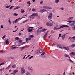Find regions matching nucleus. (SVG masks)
Instances as JSON below:
<instances>
[{
	"mask_svg": "<svg viewBox=\"0 0 75 75\" xmlns=\"http://www.w3.org/2000/svg\"><path fill=\"white\" fill-rule=\"evenodd\" d=\"M8 21L9 22L10 24H11V21H10V18H9V20Z\"/></svg>",
	"mask_w": 75,
	"mask_h": 75,
	"instance_id": "obj_54",
	"label": "nucleus"
},
{
	"mask_svg": "<svg viewBox=\"0 0 75 75\" xmlns=\"http://www.w3.org/2000/svg\"><path fill=\"white\" fill-rule=\"evenodd\" d=\"M67 61H69L70 62H71L72 63H73V61L70 59H69L67 60Z\"/></svg>",
	"mask_w": 75,
	"mask_h": 75,
	"instance_id": "obj_37",
	"label": "nucleus"
},
{
	"mask_svg": "<svg viewBox=\"0 0 75 75\" xmlns=\"http://www.w3.org/2000/svg\"><path fill=\"white\" fill-rule=\"evenodd\" d=\"M64 27H69V26L67 25H62L60 27L58 26L57 29L59 30L61 28H64Z\"/></svg>",
	"mask_w": 75,
	"mask_h": 75,
	"instance_id": "obj_1",
	"label": "nucleus"
},
{
	"mask_svg": "<svg viewBox=\"0 0 75 75\" xmlns=\"http://www.w3.org/2000/svg\"><path fill=\"white\" fill-rule=\"evenodd\" d=\"M16 48H18V47H16V46H15V47H12L11 48V49L12 50H14V49H15V48H16Z\"/></svg>",
	"mask_w": 75,
	"mask_h": 75,
	"instance_id": "obj_12",
	"label": "nucleus"
},
{
	"mask_svg": "<svg viewBox=\"0 0 75 75\" xmlns=\"http://www.w3.org/2000/svg\"><path fill=\"white\" fill-rule=\"evenodd\" d=\"M18 70H16L13 71V72H14V73H15V74L17 72H18Z\"/></svg>",
	"mask_w": 75,
	"mask_h": 75,
	"instance_id": "obj_21",
	"label": "nucleus"
},
{
	"mask_svg": "<svg viewBox=\"0 0 75 75\" xmlns=\"http://www.w3.org/2000/svg\"><path fill=\"white\" fill-rule=\"evenodd\" d=\"M21 74H24L25 72V71L24 69V67L22 68L21 69Z\"/></svg>",
	"mask_w": 75,
	"mask_h": 75,
	"instance_id": "obj_5",
	"label": "nucleus"
},
{
	"mask_svg": "<svg viewBox=\"0 0 75 75\" xmlns=\"http://www.w3.org/2000/svg\"><path fill=\"white\" fill-rule=\"evenodd\" d=\"M25 16H26V17H27V15H24L23 16V18H25Z\"/></svg>",
	"mask_w": 75,
	"mask_h": 75,
	"instance_id": "obj_62",
	"label": "nucleus"
},
{
	"mask_svg": "<svg viewBox=\"0 0 75 75\" xmlns=\"http://www.w3.org/2000/svg\"><path fill=\"white\" fill-rule=\"evenodd\" d=\"M52 13H50L49 14V15L48 17V19L49 20H51L52 19Z\"/></svg>",
	"mask_w": 75,
	"mask_h": 75,
	"instance_id": "obj_3",
	"label": "nucleus"
},
{
	"mask_svg": "<svg viewBox=\"0 0 75 75\" xmlns=\"http://www.w3.org/2000/svg\"><path fill=\"white\" fill-rule=\"evenodd\" d=\"M41 57H42V58H45V56H42H42H41Z\"/></svg>",
	"mask_w": 75,
	"mask_h": 75,
	"instance_id": "obj_61",
	"label": "nucleus"
},
{
	"mask_svg": "<svg viewBox=\"0 0 75 75\" xmlns=\"http://www.w3.org/2000/svg\"><path fill=\"white\" fill-rule=\"evenodd\" d=\"M9 41H8V39H7L5 41V44L6 45H8L9 44Z\"/></svg>",
	"mask_w": 75,
	"mask_h": 75,
	"instance_id": "obj_7",
	"label": "nucleus"
},
{
	"mask_svg": "<svg viewBox=\"0 0 75 75\" xmlns=\"http://www.w3.org/2000/svg\"><path fill=\"white\" fill-rule=\"evenodd\" d=\"M29 37H30V38H33V37H34V35H30L29 36Z\"/></svg>",
	"mask_w": 75,
	"mask_h": 75,
	"instance_id": "obj_41",
	"label": "nucleus"
},
{
	"mask_svg": "<svg viewBox=\"0 0 75 75\" xmlns=\"http://www.w3.org/2000/svg\"><path fill=\"white\" fill-rule=\"evenodd\" d=\"M60 9L61 10H63L64 9V7L61 8Z\"/></svg>",
	"mask_w": 75,
	"mask_h": 75,
	"instance_id": "obj_53",
	"label": "nucleus"
},
{
	"mask_svg": "<svg viewBox=\"0 0 75 75\" xmlns=\"http://www.w3.org/2000/svg\"><path fill=\"white\" fill-rule=\"evenodd\" d=\"M47 11V10H45L44 9H42L40 10L39 11V12L40 13H44V12Z\"/></svg>",
	"mask_w": 75,
	"mask_h": 75,
	"instance_id": "obj_6",
	"label": "nucleus"
},
{
	"mask_svg": "<svg viewBox=\"0 0 75 75\" xmlns=\"http://www.w3.org/2000/svg\"><path fill=\"white\" fill-rule=\"evenodd\" d=\"M25 48V46H23L21 48V50H23L24 49V48Z\"/></svg>",
	"mask_w": 75,
	"mask_h": 75,
	"instance_id": "obj_29",
	"label": "nucleus"
},
{
	"mask_svg": "<svg viewBox=\"0 0 75 75\" xmlns=\"http://www.w3.org/2000/svg\"><path fill=\"white\" fill-rule=\"evenodd\" d=\"M21 13H23L25 12L24 10V9H21Z\"/></svg>",
	"mask_w": 75,
	"mask_h": 75,
	"instance_id": "obj_28",
	"label": "nucleus"
},
{
	"mask_svg": "<svg viewBox=\"0 0 75 75\" xmlns=\"http://www.w3.org/2000/svg\"><path fill=\"white\" fill-rule=\"evenodd\" d=\"M38 16V13H33L32 15H31V16H29V18H31V16H35V17H37Z\"/></svg>",
	"mask_w": 75,
	"mask_h": 75,
	"instance_id": "obj_2",
	"label": "nucleus"
},
{
	"mask_svg": "<svg viewBox=\"0 0 75 75\" xmlns=\"http://www.w3.org/2000/svg\"><path fill=\"white\" fill-rule=\"evenodd\" d=\"M46 25L47 26H50V27H51V26H52V25H53V23L51 22H50V24H49V22H47Z\"/></svg>",
	"mask_w": 75,
	"mask_h": 75,
	"instance_id": "obj_4",
	"label": "nucleus"
},
{
	"mask_svg": "<svg viewBox=\"0 0 75 75\" xmlns=\"http://www.w3.org/2000/svg\"><path fill=\"white\" fill-rule=\"evenodd\" d=\"M47 30V29L45 28V29H44L41 30H40V32H44L45 31H46V30Z\"/></svg>",
	"mask_w": 75,
	"mask_h": 75,
	"instance_id": "obj_9",
	"label": "nucleus"
},
{
	"mask_svg": "<svg viewBox=\"0 0 75 75\" xmlns=\"http://www.w3.org/2000/svg\"><path fill=\"white\" fill-rule=\"evenodd\" d=\"M9 6H6V8H9Z\"/></svg>",
	"mask_w": 75,
	"mask_h": 75,
	"instance_id": "obj_63",
	"label": "nucleus"
},
{
	"mask_svg": "<svg viewBox=\"0 0 75 75\" xmlns=\"http://www.w3.org/2000/svg\"><path fill=\"white\" fill-rule=\"evenodd\" d=\"M70 55H75V52H72L71 53H70Z\"/></svg>",
	"mask_w": 75,
	"mask_h": 75,
	"instance_id": "obj_16",
	"label": "nucleus"
},
{
	"mask_svg": "<svg viewBox=\"0 0 75 75\" xmlns=\"http://www.w3.org/2000/svg\"><path fill=\"white\" fill-rule=\"evenodd\" d=\"M28 68L29 70H31L33 69V68H32V67H31L30 66H29L28 67Z\"/></svg>",
	"mask_w": 75,
	"mask_h": 75,
	"instance_id": "obj_17",
	"label": "nucleus"
},
{
	"mask_svg": "<svg viewBox=\"0 0 75 75\" xmlns=\"http://www.w3.org/2000/svg\"><path fill=\"white\" fill-rule=\"evenodd\" d=\"M69 25L70 26H74V25L75 24L74 23H69Z\"/></svg>",
	"mask_w": 75,
	"mask_h": 75,
	"instance_id": "obj_13",
	"label": "nucleus"
},
{
	"mask_svg": "<svg viewBox=\"0 0 75 75\" xmlns=\"http://www.w3.org/2000/svg\"><path fill=\"white\" fill-rule=\"evenodd\" d=\"M14 7V6H11V7H10L9 8V10H11L13 8V7Z\"/></svg>",
	"mask_w": 75,
	"mask_h": 75,
	"instance_id": "obj_30",
	"label": "nucleus"
},
{
	"mask_svg": "<svg viewBox=\"0 0 75 75\" xmlns=\"http://www.w3.org/2000/svg\"><path fill=\"white\" fill-rule=\"evenodd\" d=\"M40 3V4H42V3H43V1H41Z\"/></svg>",
	"mask_w": 75,
	"mask_h": 75,
	"instance_id": "obj_64",
	"label": "nucleus"
},
{
	"mask_svg": "<svg viewBox=\"0 0 75 75\" xmlns=\"http://www.w3.org/2000/svg\"><path fill=\"white\" fill-rule=\"evenodd\" d=\"M33 56H30L29 57V59H31V58H33Z\"/></svg>",
	"mask_w": 75,
	"mask_h": 75,
	"instance_id": "obj_51",
	"label": "nucleus"
},
{
	"mask_svg": "<svg viewBox=\"0 0 75 75\" xmlns=\"http://www.w3.org/2000/svg\"><path fill=\"white\" fill-rule=\"evenodd\" d=\"M27 3L28 4H29V5H30L31 4V2H30V1H28L27 2Z\"/></svg>",
	"mask_w": 75,
	"mask_h": 75,
	"instance_id": "obj_31",
	"label": "nucleus"
},
{
	"mask_svg": "<svg viewBox=\"0 0 75 75\" xmlns=\"http://www.w3.org/2000/svg\"><path fill=\"white\" fill-rule=\"evenodd\" d=\"M42 28V27H41L40 28V27H38V30H41V28Z\"/></svg>",
	"mask_w": 75,
	"mask_h": 75,
	"instance_id": "obj_49",
	"label": "nucleus"
},
{
	"mask_svg": "<svg viewBox=\"0 0 75 75\" xmlns=\"http://www.w3.org/2000/svg\"><path fill=\"white\" fill-rule=\"evenodd\" d=\"M70 23H75V21H70Z\"/></svg>",
	"mask_w": 75,
	"mask_h": 75,
	"instance_id": "obj_55",
	"label": "nucleus"
},
{
	"mask_svg": "<svg viewBox=\"0 0 75 75\" xmlns=\"http://www.w3.org/2000/svg\"><path fill=\"white\" fill-rule=\"evenodd\" d=\"M64 39H65V36H62V40H64Z\"/></svg>",
	"mask_w": 75,
	"mask_h": 75,
	"instance_id": "obj_35",
	"label": "nucleus"
},
{
	"mask_svg": "<svg viewBox=\"0 0 75 75\" xmlns=\"http://www.w3.org/2000/svg\"><path fill=\"white\" fill-rule=\"evenodd\" d=\"M52 9V8L51 6H47V9Z\"/></svg>",
	"mask_w": 75,
	"mask_h": 75,
	"instance_id": "obj_26",
	"label": "nucleus"
},
{
	"mask_svg": "<svg viewBox=\"0 0 75 75\" xmlns=\"http://www.w3.org/2000/svg\"><path fill=\"white\" fill-rule=\"evenodd\" d=\"M27 21H28V19H27L26 20L23 21V23H25V22H27Z\"/></svg>",
	"mask_w": 75,
	"mask_h": 75,
	"instance_id": "obj_46",
	"label": "nucleus"
},
{
	"mask_svg": "<svg viewBox=\"0 0 75 75\" xmlns=\"http://www.w3.org/2000/svg\"><path fill=\"white\" fill-rule=\"evenodd\" d=\"M54 30H58V28H57L56 27H54Z\"/></svg>",
	"mask_w": 75,
	"mask_h": 75,
	"instance_id": "obj_40",
	"label": "nucleus"
},
{
	"mask_svg": "<svg viewBox=\"0 0 75 75\" xmlns=\"http://www.w3.org/2000/svg\"><path fill=\"white\" fill-rule=\"evenodd\" d=\"M51 32L52 33H54V31H53V30H52L51 31Z\"/></svg>",
	"mask_w": 75,
	"mask_h": 75,
	"instance_id": "obj_56",
	"label": "nucleus"
},
{
	"mask_svg": "<svg viewBox=\"0 0 75 75\" xmlns=\"http://www.w3.org/2000/svg\"><path fill=\"white\" fill-rule=\"evenodd\" d=\"M32 11H35V9H34V8H33L32 9Z\"/></svg>",
	"mask_w": 75,
	"mask_h": 75,
	"instance_id": "obj_57",
	"label": "nucleus"
},
{
	"mask_svg": "<svg viewBox=\"0 0 75 75\" xmlns=\"http://www.w3.org/2000/svg\"><path fill=\"white\" fill-rule=\"evenodd\" d=\"M19 8H20V7H19V6L16 7L15 8H13V10H16V9H18Z\"/></svg>",
	"mask_w": 75,
	"mask_h": 75,
	"instance_id": "obj_19",
	"label": "nucleus"
},
{
	"mask_svg": "<svg viewBox=\"0 0 75 75\" xmlns=\"http://www.w3.org/2000/svg\"><path fill=\"white\" fill-rule=\"evenodd\" d=\"M26 42H27V43H28V38H26Z\"/></svg>",
	"mask_w": 75,
	"mask_h": 75,
	"instance_id": "obj_43",
	"label": "nucleus"
},
{
	"mask_svg": "<svg viewBox=\"0 0 75 75\" xmlns=\"http://www.w3.org/2000/svg\"><path fill=\"white\" fill-rule=\"evenodd\" d=\"M64 47H62V46L60 48H61V49H62V50L63 49V48H64Z\"/></svg>",
	"mask_w": 75,
	"mask_h": 75,
	"instance_id": "obj_59",
	"label": "nucleus"
},
{
	"mask_svg": "<svg viewBox=\"0 0 75 75\" xmlns=\"http://www.w3.org/2000/svg\"><path fill=\"white\" fill-rule=\"evenodd\" d=\"M19 37H16L15 38V40H19Z\"/></svg>",
	"mask_w": 75,
	"mask_h": 75,
	"instance_id": "obj_20",
	"label": "nucleus"
},
{
	"mask_svg": "<svg viewBox=\"0 0 75 75\" xmlns=\"http://www.w3.org/2000/svg\"><path fill=\"white\" fill-rule=\"evenodd\" d=\"M14 16H18V14H17V13H15L14 14Z\"/></svg>",
	"mask_w": 75,
	"mask_h": 75,
	"instance_id": "obj_52",
	"label": "nucleus"
},
{
	"mask_svg": "<svg viewBox=\"0 0 75 75\" xmlns=\"http://www.w3.org/2000/svg\"><path fill=\"white\" fill-rule=\"evenodd\" d=\"M26 75H31V74L29 72H27Z\"/></svg>",
	"mask_w": 75,
	"mask_h": 75,
	"instance_id": "obj_25",
	"label": "nucleus"
},
{
	"mask_svg": "<svg viewBox=\"0 0 75 75\" xmlns=\"http://www.w3.org/2000/svg\"><path fill=\"white\" fill-rule=\"evenodd\" d=\"M64 48L65 50H67V51L69 50V47H64Z\"/></svg>",
	"mask_w": 75,
	"mask_h": 75,
	"instance_id": "obj_14",
	"label": "nucleus"
},
{
	"mask_svg": "<svg viewBox=\"0 0 75 75\" xmlns=\"http://www.w3.org/2000/svg\"><path fill=\"white\" fill-rule=\"evenodd\" d=\"M47 34H45V35L43 36V38H46V37H47Z\"/></svg>",
	"mask_w": 75,
	"mask_h": 75,
	"instance_id": "obj_18",
	"label": "nucleus"
},
{
	"mask_svg": "<svg viewBox=\"0 0 75 75\" xmlns=\"http://www.w3.org/2000/svg\"><path fill=\"white\" fill-rule=\"evenodd\" d=\"M71 45V47L72 48H73V47H75V44H74Z\"/></svg>",
	"mask_w": 75,
	"mask_h": 75,
	"instance_id": "obj_34",
	"label": "nucleus"
},
{
	"mask_svg": "<svg viewBox=\"0 0 75 75\" xmlns=\"http://www.w3.org/2000/svg\"><path fill=\"white\" fill-rule=\"evenodd\" d=\"M55 3H58L59 1V0H55Z\"/></svg>",
	"mask_w": 75,
	"mask_h": 75,
	"instance_id": "obj_44",
	"label": "nucleus"
},
{
	"mask_svg": "<svg viewBox=\"0 0 75 75\" xmlns=\"http://www.w3.org/2000/svg\"><path fill=\"white\" fill-rule=\"evenodd\" d=\"M6 35H5L4 36H3L2 37V40H4L5 38V37H6Z\"/></svg>",
	"mask_w": 75,
	"mask_h": 75,
	"instance_id": "obj_39",
	"label": "nucleus"
},
{
	"mask_svg": "<svg viewBox=\"0 0 75 75\" xmlns=\"http://www.w3.org/2000/svg\"><path fill=\"white\" fill-rule=\"evenodd\" d=\"M72 29H73V30H75V26H74V27H72Z\"/></svg>",
	"mask_w": 75,
	"mask_h": 75,
	"instance_id": "obj_45",
	"label": "nucleus"
},
{
	"mask_svg": "<svg viewBox=\"0 0 75 75\" xmlns=\"http://www.w3.org/2000/svg\"><path fill=\"white\" fill-rule=\"evenodd\" d=\"M27 30L28 31V32H31L33 31L32 29H30V28H28Z\"/></svg>",
	"mask_w": 75,
	"mask_h": 75,
	"instance_id": "obj_8",
	"label": "nucleus"
},
{
	"mask_svg": "<svg viewBox=\"0 0 75 75\" xmlns=\"http://www.w3.org/2000/svg\"><path fill=\"white\" fill-rule=\"evenodd\" d=\"M71 39H73V40H75V36H73L72 38Z\"/></svg>",
	"mask_w": 75,
	"mask_h": 75,
	"instance_id": "obj_50",
	"label": "nucleus"
},
{
	"mask_svg": "<svg viewBox=\"0 0 75 75\" xmlns=\"http://www.w3.org/2000/svg\"><path fill=\"white\" fill-rule=\"evenodd\" d=\"M37 33L38 35H39V34H40V33L41 32H40V31L38 30V29H37Z\"/></svg>",
	"mask_w": 75,
	"mask_h": 75,
	"instance_id": "obj_10",
	"label": "nucleus"
},
{
	"mask_svg": "<svg viewBox=\"0 0 75 75\" xmlns=\"http://www.w3.org/2000/svg\"><path fill=\"white\" fill-rule=\"evenodd\" d=\"M64 57H68L69 58V59H71V58L69 57V56L67 54H64Z\"/></svg>",
	"mask_w": 75,
	"mask_h": 75,
	"instance_id": "obj_11",
	"label": "nucleus"
},
{
	"mask_svg": "<svg viewBox=\"0 0 75 75\" xmlns=\"http://www.w3.org/2000/svg\"><path fill=\"white\" fill-rule=\"evenodd\" d=\"M61 47H62V45L59 44H58L57 45V47L59 48H60Z\"/></svg>",
	"mask_w": 75,
	"mask_h": 75,
	"instance_id": "obj_15",
	"label": "nucleus"
},
{
	"mask_svg": "<svg viewBox=\"0 0 75 75\" xmlns=\"http://www.w3.org/2000/svg\"><path fill=\"white\" fill-rule=\"evenodd\" d=\"M4 63H2L1 64H0V66H1V65H4Z\"/></svg>",
	"mask_w": 75,
	"mask_h": 75,
	"instance_id": "obj_47",
	"label": "nucleus"
},
{
	"mask_svg": "<svg viewBox=\"0 0 75 75\" xmlns=\"http://www.w3.org/2000/svg\"><path fill=\"white\" fill-rule=\"evenodd\" d=\"M41 50H38L37 52V54H40V53H41V52H40V51Z\"/></svg>",
	"mask_w": 75,
	"mask_h": 75,
	"instance_id": "obj_27",
	"label": "nucleus"
},
{
	"mask_svg": "<svg viewBox=\"0 0 75 75\" xmlns=\"http://www.w3.org/2000/svg\"><path fill=\"white\" fill-rule=\"evenodd\" d=\"M10 68V65H9L8 67H6V69H9Z\"/></svg>",
	"mask_w": 75,
	"mask_h": 75,
	"instance_id": "obj_33",
	"label": "nucleus"
},
{
	"mask_svg": "<svg viewBox=\"0 0 75 75\" xmlns=\"http://www.w3.org/2000/svg\"><path fill=\"white\" fill-rule=\"evenodd\" d=\"M21 44H20V45H23V44H24V43H23V42H22Z\"/></svg>",
	"mask_w": 75,
	"mask_h": 75,
	"instance_id": "obj_48",
	"label": "nucleus"
},
{
	"mask_svg": "<svg viewBox=\"0 0 75 75\" xmlns=\"http://www.w3.org/2000/svg\"><path fill=\"white\" fill-rule=\"evenodd\" d=\"M12 68H16V65L15 64H13L12 66Z\"/></svg>",
	"mask_w": 75,
	"mask_h": 75,
	"instance_id": "obj_32",
	"label": "nucleus"
},
{
	"mask_svg": "<svg viewBox=\"0 0 75 75\" xmlns=\"http://www.w3.org/2000/svg\"><path fill=\"white\" fill-rule=\"evenodd\" d=\"M6 52V51L3 50V51H2V52H0V53H2V54H3V53H4V52Z\"/></svg>",
	"mask_w": 75,
	"mask_h": 75,
	"instance_id": "obj_24",
	"label": "nucleus"
},
{
	"mask_svg": "<svg viewBox=\"0 0 75 75\" xmlns=\"http://www.w3.org/2000/svg\"><path fill=\"white\" fill-rule=\"evenodd\" d=\"M1 28H3V25H1Z\"/></svg>",
	"mask_w": 75,
	"mask_h": 75,
	"instance_id": "obj_58",
	"label": "nucleus"
},
{
	"mask_svg": "<svg viewBox=\"0 0 75 75\" xmlns=\"http://www.w3.org/2000/svg\"><path fill=\"white\" fill-rule=\"evenodd\" d=\"M61 33L59 34V37H58V38L59 40V38H59L61 37Z\"/></svg>",
	"mask_w": 75,
	"mask_h": 75,
	"instance_id": "obj_38",
	"label": "nucleus"
},
{
	"mask_svg": "<svg viewBox=\"0 0 75 75\" xmlns=\"http://www.w3.org/2000/svg\"><path fill=\"white\" fill-rule=\"evenodd\" d=\"M43 8H44L45 9H47V6H43Z\"/></svg>",
	"mask_w": 75,
	"mask_h": 75,
	"instance_id": "obj_36",
	"label": "nucleus"
},
{
	"mask_svg": "<svg viewBox=\"0 0 75 75\" xmlns=\"http://www.w3.org/2000/svg\"><path fill=\"white\" fill-rule=\"evenodd\" d=\"M74 41H75V40L74 39H73L72 40H71V42H74Z\"/></svg>",
	"mask_w": 75,
	"mask_h": 75,
	"instance_id": "obj_60",
	"label": "nucleus"
},
{
	"mask_svg": "<svg viewBox=\"0 0 75 75\" xmlns=\"http://www.w3.org/2000/svg\"><path fill=\"white\" fill-rule=\"evenodd\" d=\"M4 69H5V68L4 67H3L2 69H0V71H3Z\"/></svg>",
	"mask_w": 75,
	"mask_h": 75,
	"instance_id": "obj_23",
	"label": "nucleus"
},
{
	"mask_svg": "<svg viewBox=\"0 0 75 75\" xmlns=\"http://www.w3.org/2000/svg\"><path fill=\"white\" fill-rule=\"evenodd\" d=\"M45 52H43L42 53L41 55V56H42H42L44 55H45Z\"/></svg>",
	"mask_w": 75,
	"mask_h": 75,
	"instance_id": "obj_22",
	"label": "nucleus"
},
{
	"mask_svg": "<svg viewBox=\"0 0 75 75\" xmlns=\"http://www.w3.org/2000/svg\"><path fill=\"white\" fill-rule=\"evenodd\" d=\"M19 42L20 43H21L22 42V40H18Z\"/></svg>",
	"mask_w": 75,
	"mask_h": 75,
	"instance_id": "obj_42",
	"label": "nucleus"
}]
</instances>
